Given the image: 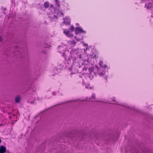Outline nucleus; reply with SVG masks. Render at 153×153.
I'll return each mask as SVG.
<instances>
[{
    "instance_id": "nucleus-1",
    "label": "nucleus",
    "mask_w": 153,
    "mask_h": 153,
    "mask_svg": "<svg viewBox=\"0 0 153 153\" xmlns=\"http://www.w3.org/2000/svg\"><path fill=\"white\" fill-rule=\"evenodd\" d=\"M75 33L76 34H78L79 33H86L85 31L83 30L81 27H79L76 28L75 29Z\"/></svg>"
},
{
    "instance_id": "nucleus-2",
    "label": "nucleus",
    "mask_w": 153,
    "mask_h": 153,
    "mask_svg": "<svg viewBox=\"0 0 153 153\" xmlns=\"http://www.w3.org/2000/svg\"><path fill=\"white\" fill-rule=\"evenodd\" d=\"M63 33L68 37H69L71 38L73 37V35L72 34L70 33L69 31H66L65 30H64Z\"/></svg>"
},
{
    "instance_id": "nucleus-3",
    "label": "nucleus",
    "mask_w": 153,
    "mask_h": 153,
    "mask_svg": "<svg viewBox=\"0 0 153 153\" xmlns=\"http://www.w3.org/2000/svg\"><path fill=\"white\" fill-rule=\"evenodd\" d=\"M7 149L4 146H1L0 147V153H5L6 152Z\"/></svg>"
},
{
    "instance_id": "nucleus-4",
    "label": "nucleus",
    "mask_w": 153,
    "mask_h": 153,
    "mask_svg": "<svg viewBox=\"0 0 153 153\" xmlns=\"http://www.w3.org/2000/svg\"><path fill=\"white\" fill-rule=\"evenodd\" d=\"M64 21L63 23L65 24H70V20L69 17H66L64 19Z\"/></svg>"
},
{
    "instance_id": "nucleus-5",
    "label": "nucleus",
    "mask_w": 153,
    "mask_h": 153,
    "mask_svg": "<svg viewBox=\"0 0 153 153\" xmlns=\"http://www.w3.org/2000/svg\"><path fill=\"white\" fill-rule=\"evenodd\" d=\"M21 98L19 96H18L16 97L15 99V101L16 103H19L20 100Z\"/></svg>"
},
{
    "instance_id": "nucleus-6",
    "label": "nucleus",
    "mask_w": 153,
    "mask_h": 153,
    "mask_svg": "<svg viewBox=\"0 0 153 153\" xmlns=\"http://www.w3.org/2000/svg\"><path fill=\"white\" fill-rule=\"evenodd\" d=\"M49 6V3L48 2H45L44 3V6L46 9L48 8Z\"/></svg>"
},
{
    "instance_id": "nucleus-7",
    "label": "nucleus",
    "mask_w": 153,
    "mask_h": 153,
    "mask_svg": "<svg viewBox=\"0 0 153 153\" xmlns=\"http://www.w3.org/2000/svg\"><path fill=\"white\" fill-rule=\"evenodd\" d=\"M55 1H56V4L57 5V6H59V1H58V0H55Z\"/></svg>"
},
{
    "instance_id": "nucleus-8",
    "label": "nucleus",
    "mask_w": 153,
    "mask_h": 153,
    "mask_svg": "<svg viewBox=\"0 0 153 153\" xmlns=\"http://www.w3.org/2000/svg\"><path fill=\"white\" fill-rule=\"evenodd\" d=\"M70 30H71V31H73L74 30V27L73 26H71L70 28Z\"/></svg>"
},
{
    "instance_id": "nucleus-9",
    "label": "nucleus",
    "mask_w": 153,
    "mask_h": 153,
    "mask_svg": "<svg viewBox=\"0 0 153 153\" xmlns=\"http://www.w3.org/2000/svg\"><path fill=\"white\" fill-rule=\"evenodd\" d=\"M71 43L72 44H73L74 45H75L76 44V42L74 41H73L71 42Z\"/></svg>"
},
{
    "instance_id": "nucleus-10",
    "label": "nucleus",
    "mask_w": 153,
    "mask_h": 153,
    "mask_svg": "<svg viewBox=\"0 0 153 153\" xmlns=\"http://www.w3.org/2000/svg\"><path fill=\"white\" fill-rule=\"evenodd\" d=\"M91 98H92L91 99H95V96L94 94H93L92 95V96H91Z\"/></svg>"
},
{
    "instance_id": "nucleus-11",
    "label": "nucleus",
    "mask_w": 153,
    "mask_h": 153,
    "mask_svg": "<svg viewBox=\"0 0 153 153\" xmlns=\"http://www.w3.org/2000/svg\"><path fill=\"white\" fill-rule=\"evenodd\" d=\"M103 63V62L102 61H100L99 62V65H100V67H101V66Z\"/></svg>"
},
{
    "instance_id": "nucleus-12",
    "label": "nucleus",
    "mask_w": 153,
    "mask_h": 153,
    "mask_svg": "<svg viewBox=\"0 0 153 153\" xmlns=\"http://www.w3.org/2000/svg\"><path fill=\"white\" fill-rule=\"evenodd\" d=\"M54 17V18H56V16H55V15H54V16H53V17H52V19H53ZM48 18H49L50 19H51V16H49V17H48Z\"/></svg>"
},
{
    "instance_id": "nucleus-13",
    "label": "nucleus",
    "mask_w": 153,
    "mask_h": 153,
    "mask_svg": "<svg viewBox=\"0 0 153 153\" xmlns=\"http://www.w3.org/2000/svg\"><path fill=\"white\" fill-rule=\"evenodd\" d=\"M101 67H102V68L104 67V68H107V65H104V67H103V66H101Z\"/></svg>"
},
{
    "instance_id": "nucleus-14",
    "label": "nucleus",
    "mask_w": 153,
    "mask_h": 153,
    "mask_svg": "<svg viewBox=\"0 0 153 153\" xmlns=\"http://www.w3.org/2000/svg\"><path fill=\"white\" fill-rule=\"evenodd\" d=\"M99 74L100 76H102L103 75V74L101 72Z\"/></svg>"
},
{
    "instance_id": "nucleus-15",
    "label": "nucleus",
    "mask_w": 153,
    "mask_h": 153,
    "mask_svg": "<svg viewBox=\"0 0 153 153\" xmlns=\"http://www.w3.org/2000/svg\"><path fill=\"white\" fill-rule=\"evenodd\" d=\"M62 48V46H59V48L60 49H61Z\"/></svg>"
},
{
    "instance_id": "nucleus-16",
    "label": "nucleus",
    "mask_w": 153,
    "mask_h": 153,
    "mask_svg": "<svg viewBox=\"0 0 153 153\" xmlns=\"http://www.w3.org/2000/svg\"><path fill=\"white\" fill-rule=\"evenodd\" d=\"M2 41V39L1 37L0 36V42H1Z\"/></svg>"
},
{
    "instance_id": "nucleus-17",
    "label": "nucleus",
    "mask_w": 153,
    "mask_h": 153,
    "mask_svg": "<svg viewBox=\"0 0 153 153\" xmlns=\"http://www.w3.org/2000/svg\"><path fill=\"white\" fill-rule=\"evenodd\" d=\"M112 101H113V102H114L115 101V100L114 99H113Z\"/></svg>"
},
{
    "instance_id": "nucleus-18",
    "label": "nucleus",
    "mask_w": 153,
    "mask_h": 153,
    "mask_svg": "<svg viewBox=\"0 0 153 153\" xmlns=\"http://www.w3.org/2000/svg\"><path fill=\"white\" fill-rule=\"evenodd\" d=\"M95 67H96V68H97V66L96 65H95Z\"/></svg>"
},
{
    "instance_id": "nucleus-19",
    "label": "nucleus",
    "mask_w": 153,
    "mask_h": 153,
    "mask_svg": "<svg viewBox=\"0 0 153 153\" xmlns=\"http://www.w3.org/2000/svg\"><path fill=\"white\" fill-rule=\"evenodd\" d=\"M113 103H114V104H117V102H115H115H114V103L113 102Z\"/></svg>"
},
{
    "instance_id": "nucleus-20",
    "label": "nucleus",
    "mask_w": 153,
    "mask_h": 153,
    "mask_svg": "<svg viewBox=\"0 0 153 153\" xmlns=\"http://www.w3.org/2000/svg\"><path fill=\"white\" fill-rule=\"evenodd\" d=\"M85 88H88V86H86V87H85Z\"/></svg>"
},
{
    "instance_id": "nucleus-21",
    "label": "nucleus",
    "mask_w": 153,
    "mask_h": 153,
    "mask_svg": "<svg viewBox=\"0 0 153 153\" xmlns=\"http://www.w3.org/2000/svg\"><path fill=\"white\" fill-rule=\"evenodd\" d=\"M59 53H61V51H60L59 52Z\"/></svg>"
},
{
    "instance_id": "nucleus-22",
    "label": "nucleus",
    "mask_w": 153,
    "mask_h": 153,
    "mask_svg": "<svg viewBox=\"0 0 153 153\" xmlns=\"http://www.w3.org/2000/svg\"><path fill=\"white\" fill-rule=\"evenodd\" d=\"M90 89L92 88H91V87H90Z\"/></svg>"
},
{
    "instance_id": "nucleus-23",
    "label": "nucleus",
    "mask_w": 153,
    "mask_h": 153,
    "mask_svg": "<svg viewBox=\"0 0 153 153\" xmlns=\"http://www.w3.org/2000/svg\"><path fill=\"white\" fill-rule=\"evenodd\" d=\"M63 51L62 50V52Z\"/></svg>"
},
{
    "instance_id": "nucleus-24",
    "label": "nucleus",
    "mask_w": 153,
    "mask_h": 153,
    "mask_svg": "<svg viewBox=\"0 0 153 153\" xmlns=\"http://www.w3.org/2000/svg\"><path fill=\"white\" fill-rule=\"evenodd\" d=\"M77 25H78V24L76 23Z\"/></svg>"
},
{
    "instance_id": "nucleus-25",
    "label": "nucleus",
    "mask_w": 153,
    "mask_h": 153,
    "mask_svg": "<svg viewBox=\"0 0 153 153\" xmlns=\"http://www.w3.org/2000/svg\"><path fill=\"white\" fill-rule=\"evenodd\" d=\"M77 25H78V24L76 23Z\"/></svg>"
}]
</instances>
